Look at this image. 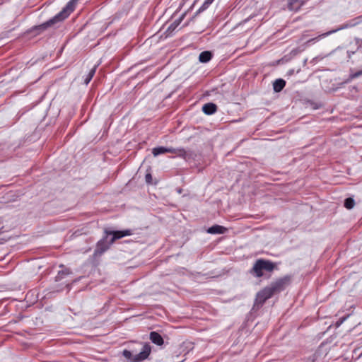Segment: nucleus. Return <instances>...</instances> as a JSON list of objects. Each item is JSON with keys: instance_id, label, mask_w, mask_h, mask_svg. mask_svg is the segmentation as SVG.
<instances>
[{"instance_id": "7", "label": "nucleus", "mask_w": 362, "mask_h": 362, "mask_svg": "<svg viewBox=\"0 0 362 362\" xmlns=\"http://www.w3.org/2000/svg\"><path fill=\"white\" fill-rule=\"evenodd\" d=\"M112 244V243H110V240H107V235L103 239L98 242L95 253L97 255H101L105 252Z\"/></svg>"}, {"instance_id": "5", "label": "nucleus", "mask_w": 362, "mask_h": 362, "mask_svg": "<svg viewBox=\"0 0 362 362\" xmlns=\"http://www.w3.org/2000/svg\"><path fill=\"white\" fill-rule=\"evenodd\" d=\"M151 351V346L148 344H145L143 346L142 350L140 351V353L134 356L133 358H132V352L127 349L123 351L122 355L127 359L131 360L132 361L140 362L141 361L146 359L148 357Z\"/></svg>"}, {"instance_id": "3", "label": "nucleus", "mask_w": 362, "mask_h": 362, "mask_svg": "<svg viewBox=\"0 0 362 362\" xmlns=\"http://www.w3.org/2000/svg\"><path fill=\"white\" fill-rule=\"evenodd\" d=\"M361 23H362V15L349 21L348 22L342 24L340 27H339L337 29L332 30L329 32L322 33V34L318 35L317 37L312 38V39L308 40V43L316 42L319 39L325 37L332 33H334L339 31V30L354 27V26L360 24Z\"/></svg>"}, {"instance_id": "2", "label": "nucleus", "mask_w": 362, "mask_h": 362, "mask_svg": "<svg viewBox=\"0 0 362 362\" xmlns=\"http://www.w3.org/2000/svg\"><path fill=\"white\" fill-rule=\"evenodd\" d=\"M77 1L78 0H71L59 13L45 23L36 27V29L44 30L49 27L54 25L57 23L63 21L74 10V7Z\"/></svg>"}, {"instance_id": "10", "label": "nucleus", "mask_w": 362, "mask_h": 362, "mask_svg": "<svg viewBox=\"0 0 362 362\" xmlns=\"http://www.w3.org/2000/svg\"><path fill=\"white\" fill-rule=\"evenodd\" d=\"M217 110V106L212 103H206L202 107V111L208 115L215 113Z\"/></svg>"}, {"instance_id": "6", "label": "nucleus", "mask_w": 362, "mask_h": 362, "mask_svg": "<svg viewBox=\"0 0 362 362\" xmlns=\"http://www.w3.org/2000/svg\"><path fill=\"white\" fill-rule=\"evenodd\" d=\"M106 235H112V237L110 238V243H113L116 240L122 238L124 236L131 235L132 234V230L129 229L117 231H107L105 230Z\"/></svg>"}, {"instance_id": "14", "label": "nucleus", "mask_w": 362, "mask_h": 362, "mask_svg": "<svg viewBox=\"0 0 362 362\" xmlns=\"http://www.w3.org/2000/svg\"><path fill=\"white\" fill-rule=\"evenodd\" d=\"M185 16V13H183L179 18L174 21L168 27V30L173 31L182 21Z\"/></svg>"}, {"instance_id": "23", "label": "nucleus", "mask_w": 362, "mask_h": 362, "mask_svg": "<svg viewBox=\"0 0 362 362\" xmlns=\"http://www.w3.org/2000/svg\"><path fill=\"white\" fill-rule=\"evenodd\" d=\"M362 74V71H359V72H357L354 74V76H360L361 74Z\"/></svg>"}, {"instance_id": "21", "label": "nucleus", "mask_w": 362, "mask_h": 362, "mask_svg": "<svg viewBox=\"0 0 362 362\" xmlns=\"http://www.w3.org/2000/svg\"><path fill=\"white\" fill-rule=\"evenodd\" d=\"M146 182L148 184H151L152 182V175L151 173H147L145 176Z\"/></svg>"}, {"instance_id": "1", "label": "nucleus", "mask_w": 362, "mask_h": 362, "mask_svg": "<svg viewBox=\"0 0 362 362\" xmlns=\"http://www.w3.org/2000/svg\"><path fill=\"white\" fill-rule=\"evenodd\" d=\"M292 276L285 275L281 278L276 279L269 286L264 288L257 293L255 304L262 305L267 299L272 298L274 295L284 291L291 283Z\"/></svg>"}, {"instance_id": "4", "label": "nucleus", "mask_w": 362, "mask_h": 362, "mask_svg": "<svg viewBox=\"0 0 362 362\" xmlns=\"http://www.w3.org/2000/svg\"><path fill=\"white\" fill-rule=\"evenodd\" d=\"M274 268L275 264L272 262L260 259L255 262L252 267V272L255 273V276L260 278L264 274L263 271L271 272Z\"/></svg>"}, {"instance_id": "12", "label": "nucleus", "mask_w": 362, "mask_h": 362, "mask_svg": "<svg viewBox=\"0 0 362 362\" xmlns=\"http://www.w3.org/2000/svg\"><path fill=\"white\" fill-rule=\"evenodd\" d=\"M286 86V81L281 78L274 81L273 83L274 90L276 93L280 92Z\"/></svg>"}, {"instance_id": "8", "label": "nucleus", "mask_w": 362, "mask_h": 362, "mask_svg": "<svg viewBox=\"0 0 362 362\" xmlns=\"http://www.w3.org/2000/svg\"><path fill=\"white\" fill-rule=\"evenodd\" d=\"M149 338L153 344L158 346H162L164 343L162 336L156 332H150Z\"/></svg>"}, {"instance_id": "22", "label": "nucleus", "mask_w": 362, "mask_h": 362, "mask_svg": "<svg viewBox=\"0 0 362 362\" xmlns=\"http://www.w3.org/2000/svg\"><path fill=\"white\" fill-rule=\"evenodd\" d=\"M355 41H356V45H358V49L361 48L362 47L361 46L362 39L356 37V38H355Z\"/></svg>"}, {"instance_id": "17", "label": "nucleus", "mask_w": 362, "mask_h": 362, "mask_svg": "<svg viewBox=\"0 0 362 362\" xmlns=\"http://www.w3.org/2000/svg\"><path fill=\"white\" fill-rule=\"evenodd\" d=\"M71 272L69 269H64L59 271L56 276V281L62 280L64 276L70 274Z\"/></svg>"}, {"instance_id": "24", "label": "nucleus", "mask_w": 362, "mask_h": 362, "mask_svg": "<svg viewBox=\"0 0 362 362\" xmlns=\"http://www.w3.org/2000/svg\"><path fill=\"white\" fill-rule=\"evenodd\" d=\"M344 320V318H343V319L340 321V323H342Z\"/></svg>"}, {"instance_id": "11", "label": "nucleus", "mask_w": 362, "mask_h": 362, "mask_svg": "<svg viewBox=\"0 0 362 362\" xmlns=\"http://www.w3.org/2000/svg\"><path fill=\"white\" fill-rule=\"evenodd\" d=\"M167 153H175L177 156L186 158L187 153L185 150L182 148H174L172 147H167Z\"/></svg>"}, {"instance_id": "13", "label": "nucleus", "mask_w": 362, "mask_h": 362, "mask_svg": "<svg viewBox=\"0 0 362 362\" xmlns=\"http://www.w3.org/2000/svg\"><path fill=\"white\" fill-rule=\"evenodd\" d=\"M212 54L209 51H204L200 53L199 60L202 63H206L211 60Z\"/></svg>"}, {"instance_id": "19", "label": "nucleus", "mask_w": 362, "mask_h": 362, "mask_svg": "<svg viewBox=\"0 0 362 362\" xmlns=\"http://www.w3.org/2000/svg\"><path fill=\"white\" fill-rule=\"evenodd\" d=\"M355 205L354 199L349 197L346 198L344 201V206L348 209H351Z\"/></svg>"}, {"instance_id": "20", "label": "nucleus", "mask_w": 362, "mask_h": 362, "mask_svg": "<svg viewBox=\"0 0 362 362\" xmlns=\"http://www.w3.org/2000/svg\"><path fill=\"white\" fill-rule=\"evenodd\" d=\"M288 1V6L289 9H294V6L296 4H300L303 0H287Z\"/></svg>"}, {"instance_id": "16", "label": "nucleus", "mask_w": 362, "mask_h": 362, "mask_svg": "<svg viewBox=\"0 0 362 362\" xmlns=\"http://www.w3.org/2000/svg\"><path fill=\"white\" fill-rule=\"evenodd\" d=\"M167 153V147L159 146L153 148L152 150V153L154 156H158V155L163 154Z\"/></svg>"}, {"instance_id": "15", "label": "nucleus", "mask_w": 362, "mask_h": 362, "mask_svg": "<svg viewBox=\"0 0 362 362\" xmlns=\"http://www.w3.org/2000/svg\"><path fill=\"white\" fill-rule=\"evenodd\" d=\"M96 69H97V65L94 66L91 69L90 71H89V73L88 74V75L86 76L85 79H84V83L86 85H88L90 81H91V79L93 78V76L95 75V71H96Z\"/></svg>"}, {"instance_id": "18", "label": "nucleus", "mask_w": 362, "mask_h": 362, "mask_svg": "<svg viewBox=\"0 0 362 362\" xmlns=\"http://www.w3.org/2000/svg\"><path fill=\"white\" fill-rule=\"evenodd\" d=\"M214 0H205L202 6L197 11L196 14H198L204 10H206L214 1Z\"/></svg>"}, {"instance_id": "9", "label": "nucleus", "mask_w": 362, "mask_h": 362, "mask_svg": "<svg viewBox=\"0 0 362 362\" xmlns=\"http://www.w3.org/2000/svg\"><path fill=\"white\" fill-rule=\"evenodd\" d=\"M226 231V228L219 225H214L207 229V233L210 234H223Z\"/></svg>"}]
</instances>
